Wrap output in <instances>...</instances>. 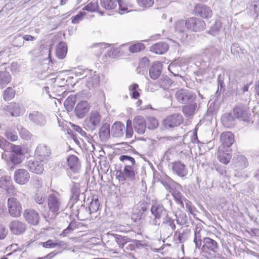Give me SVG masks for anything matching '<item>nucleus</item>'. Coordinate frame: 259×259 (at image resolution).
<instances>
[{"label": "nucleus", "mask_w": 259, "mask_h": 259, "mask_svg": "<svg viewBox=\"0 0 259 259\" xmlns=\"http://www.w3.org/2000/svg\"><path fill=\"white\" fill-rule=\"evenodd\" d=\"M162 227L168 230L169 235H171L173 231L176 228L175 220L170 218L168 214H166L162 223Z\"/></svg>", "instance_id": "nucleus-25"}, {"label": "nucleus", "mask_w": 259, "mask_h": 259, "mask_svg": "<svg viewBox=\"0 0 259 259\" xmlns=\"http://www.w3.org/2000/svg\"><path fill=\"white\" fill-rule=\"evenodd\" d=\"M33 199L34 201L39 205L44 204L46 200L45 194L41 191H37L34 196Z\"/></svg>", "instance_id": "nucleus-45"}, {"label": "nucleus", "mask_w": 259, "mask_h": 259, "mask_svg": "<svg viewBox=\"0 0 259 259\" xmlns=\"http://www.w3.org/2000/svg\"><path fill=\"white\" fill-rule=\"evenodd\" d=\"M150 211L154 217L151 223L152 225L154 226L159 225L160 219L168 214L166 210L163 205L160 203H156L152 205Z\"/></svg>", "instance_id": "nucleus-4"}, {"label": "nucleus", "mask_w": 259, "mask_h": 259, "mask_svg": "<svg viewBox=\"0 0 259 259\" xmlns=\"http://www.w3.org/2000/svg\"><path fill=\"white\" fill-rule=\"evenodd\" d=\"M119 160L123 162L124 164V167H126V166L133 167L135 165L136 162L134 158L129 156L121 155L119 157Z\"/></svg>", "instance_id": "nucleus-44"}, {"label": "nucleus", "mask_w": 259, "mask_h": 259, "mask_svg": "<svg viewBox=\"0 0 259 259\" xmlns=\"http://www.w3.org/2000/svg\"><path fill=\"white\" fill-rule=\"evenodd\" d=\"M175 28L177 31L180 33H184L186 32V30L187 29L185 25V21L181 20L178 21L175 26Z\"/></svg>", "instance_id": "nucleus-57"}, {"label": "nucleus", "mask_w": 259, "mask_h": 259, "mask_svg": "<svg viewBox=\"0 0 259 259\" xmlns=\"http://www.w3.org/2000/svg\"><path fill=\"white\" fill-rule=\"evenodd\" d=\"M11 161L15 164L20 163L23 158V154H11Z\"/></svg>", "instance_id": "nucleus-61"}, {"label": "nucleus", "mask_w": 259, "mask_h": 259, "mask_svg": "<svg viewBox=\"0 0 259 259\" xmlns=\"http://www.w3.org/2000/svg\"><path fill=\"white\" fill-rule=\"evenodd\" d=\"M51 154L50 148L46 144H40L37 146L35 151V155L41 161L47 160Z\"/></svg>", "instance_id": "nucleus-10"}, {"label": "nucleus", "mask_w": 259, "mask_h": 259, "mask_svg": "<svg viewBox=\"0 0 259 259\" xmlns=\"http://www.w3.org/2000/svg\"><path fill=\"white\" fill-rule=\"evenodd\" d=\"M171 193L176 201L178 204H180L182 207L184 208V204L183 201H185L187 199L182 195L181 193L176 190H172Z\"/></svg>", "instance_id": "nucleus-42"}, {"label": "nucleus", "mask_w": 259, "mask_h": 259, "mask_svg": "<svg viewBox=\"0 0 259 259\" xmlns=\"http://www.w3.org/2000/svg\"><path fill=\"white\" fill-rule=\"evenodd\" d=\"M99 74H94V75L89 77L87 81V85L89 88H94L100 84V79Z\"/></svg>", "instance_id": "nucleus-39"}, {"label": "nucleus", "mask_w": 259, "mask_h": 259, "mask_svg": "<svg viewBox=\"0 0 259 259\" xmlns=\"http://www.w3.org/2000/svg\"><path fill=\"white\" fill-rule=\"evenodd\" d=\"M112 240H109L107 242V244L110 246L111 249H114L116 248L117 245L120 248H122L124 244L129 241V238L127 237H123L120 235H113V243L110 244Z\"/></svg>", "instance_id": "nucleus-18"}, {"label": "nucleus", "mask_w": 259, "mask_h": 259, "mask_svg": "<svg viewBox=\"0 0 259 259\" xmlns=\"http://www.w3.org/2000/svg\"><path fill=\"white\" fill-rule=\"evenodd\" d=\"M47 203L49 211L44 212L43 215L46 219L53 220L59 213L62 205V201L60 194L53 191L47 197Z\"/></svg>", "instance_id": "nucleus-1"}, {"label": "nucleus", "mask_w": 259, "mask_h": 259, "mask_svg": "<svg viewBox=\"0 0 259 259\" xmlns=\"http://www.w3.org/2000/svg\"><path fill=\"white\" fill-rule=\"evenodd\" d=\"M12 184L11 178L9 176H3L0 178V188L5 190Z\"/></svg>", "instance_id": "nucleus-48"}, {"label": "nucleus", "mask_w": 259, "mask_h": 259, "mask_svg": "<svg viewBox=\"0 0 259 259\" xmlns=\"http://www.w3.org/2000/svg\"><path fill=\"white\" fill-rule=\"evenodd\" d=\"M28 117L32 123L38 126H44L47 122L45 115L38 111H32L29 113Z\"/></svg>", "instance_id": "nucleus-12"}, {"label": "nucleus", "mask_w": 259, "mask_h": 259, "mask_svg": "<svg viewBox=\"0 0 259 259\" xmlns=\"http://www.w3.org/2000/svg\"><path fill=\"white\" fill-rule=\"evenodd\" d=\"M138 5L143 8H148L152 6L153 0H137Z\"/></svg>", "instance_id": "nucleus-56"}, {"label": "nucleus", "mask_w": 259, "mask_h": 259, "mask_svg": "<svg viewBox=\"0 0 259 259\" xmlns=\"http://www.w3.org/2000/svg\"><path fill=\"white\" fill-rule=\"evenodd\" d=\"M26 166L31 172L36 174H40L44 170L42 164L35 160H30L28 161Z\"/></svg>", "instance_id": "nucleus-21"}, {"label": "nucleus", "mask_w": 259, "mask_h": 259, "mask_svg": "<svg viewBox=\"0 0 259 259\" xmlns=\"http://www.w3.org/2000/svg\"><path fill=\"white\" fill-rule=\"evenodd\" d=\"M17 130L19 132L20 137L23 139L28 140L30 139L31 134L27 129L23 127L22 125H18Z\"/></svg>", "instance_id": "nucleus-46"}, {"label": "nucleus", "mask_w": 259, "mask_h": 259, "mask_svg": "<svg viewBox=\"0 0 259 259\" xmlns=\"http://www.w3.org/2000/svg\"><path fill=\"white\" fill-rule=\"evenodd\" d=\"M63 245V242H53L51 240H49L48 241L42 243L43 246L46 248H55L57 247H60L62 246Z\"/></svg>", "instance_id": "nucleus-54"}, {"label": "nucleus", "mask_w": 259, "mask_h": 259, "mask_svg": "<svg viewBox=\"0 0 259 259\" xmlns=\"http://www.w3.org/2000/svg\"><path fill=\"white\" fill-rule=\"evenodd\" d=\"M91 108L90 104L85 101L79 102L74 110L75 115L79 118H83L89 111Z\"/></svg>", "instance_id": "nucleus-13"}, {"label": "nucleus", "mask_w": 259, "mask_h": 259, "mask_svg": "<svg viewBox=\"0 0 259 259\" xmlns=\"http://www.w3.org/2000/svg\"><path fill=\"white\" fill-rule=\"evenodd\" d=\"M67 52V47L66 43L60 42L57 46L56 55L60 59L65 58Z\"/></svg>", "instance_id": "nucleus-37"}, {"label": "nucleus", "mask_w": 259, "mask_h": 259, "mask_svg": "<svg viewBox=\"0 0 259 259\" xmlns=\"http://www.w3.org/2000/svg\"><path fill=\"white\" fill-rule=\"evenodd\" d=\"M226 149H224L222 147H219L217 157L218 160L222 163L227 164L229 162L231 156L229 154L225 152Z\"/></svg>", "instance_id": "nucleus-36"}, {"label": "nucleus", "mask_w": 259, "mask_h": 259, "mask_svg": "<svg viewBox=\"0 0 259 259\" xmlns=\"http://www.w3.org/2000/svg\"><path fill=\"white\" fill-rule=\"evenodd\" d=\"M172 80L167 76H162L159 80V84L163 89H168L172 84Z\"/></svg>", "instance_id": "nucleus-49"}, {"label": "nucleus", "mask_w": 259, "mask_h": 259, "mask_svg": "<svg viewBox=\"0 0 259 259\" xmlns=\"http://www.w3.org/2000/svg\"><path fill=\"white\" fill-rule=\"evenodd\" d=\"M233 160L236 168L243 169L248 165V161L246 157L243 155H237L233 157Z\"/></svg>", "instance_id": "nucleus-33"}, {"label": "nucleus", "mask_w": 259, "mask_h": 259, "mask_svg": "<svg viewBox=\"0 0 259 259\" xmlns=\"http://www.w3.org/2000/svg\"><path fill=\"white\" fill-rule=\"evenodd\" d=\"M172 171L180 177L186 176L188 173L186 166L181 162L178 161L172 163Z\"/></svg>", "instance_id": "nucleus-22"}, {"label": "nucleus", "mask_w": 259, "mask_h": 259, "mask_svg": "<svg viewBox=\"0 0 259 259\" xmlns=\"http://www.w3.org/2000/svg\"><path fill=\"white\" fill-rule=\"evenodd\" d=\"M203 251L209 253L211 257H215V254L218 253L219 250L218 242L209 237H206L203 239Z\"/></svg>", "instance_id": "nucleus-7"}, {"label": "nucleus", "mask_w": 259, "mask_h": 259, "mask_svg": "<svg viewBox=\"0 0 259 259\" xmlns=\"http://www.w3.org/2000/svg\"><path fill=\"white\" fill-rule=\"evenodd\" d=\"M24 44V39L20 35L15 36L12 41V45L14 47L21 48Z\"/></svg>", "instance_id": "nucleus-52"}, {"label": "nucleus", "mask_w": 259, "mask_h": 259, "mask_svg": "<svg viewBox=\"0 0 259 259\" xmlns=\"http://www.w3.org/2000/svg\"><path fill=\"white\" fill-rule=\"evenodd\" d=\"M75 98L74 97H69L64 102V106L69 109H72L75 104Z\"/></svg>", "instance_id": "nucleus-64"}, {"label": "nucleus", "mask_w": 259, "mask_h": 259, "mask_svg": "<svg viewBox=\"0 0 259 259\" xmlns=\"http://www.w3.org/2000/svg\"><path fill=\"white\" fill-rule=\"evenodd\" d=\"M194 237L193 242L195 243V248L199 249L202 245V241L204 238H206V230L203 228V226L198 223L196 225L194 228Z\"/></svg>", "instance_id": "nucleus-9"}, {"label": "nucleus", "mask_w": 259, "mask_h": 259, "mask_svg": "<svg viewBox=\"0 0 259 259\" xmlns=\"http://www.w3.org/2000/svg\"><path fill=\"white\" fill-rule=\"evenodd\" d=\"M90 214L88 208L83 204H81L80 207L76 209L75 215L78 220L84 221L89 218Z\"/></svg>", "instance_id": "nucleus-31"}, {"label": "nucleus", "mask_w": 259, "mask_h": 259, "mask_svg": "<svg viewBox=\"0 0 259 259\" xmlns=\"http://www.w3.org/2000/svg\"><path fill=\"white\" fill-rule=\"evenodd\" d=\"M182 121V116L180 114L176 113L167 117L164 122L166 127H173L180 125Z\"/></svg>", "instance_id": "nucleus-17"}, {"label": "nucleus", "mask_w": 259, "mask_h": 259, "mask_svg": "<svg viewBox=\"0 0 259 259\" xmlns=\"http://www.w3.org/2000/svg\"><path fill=\"white\" fill-rule=\"evenodd\" d=\"M5 135L8 139L12 141H15L18 139V136L15 132L8 130L5 133Z\"/></svg>", "instance_id": "nucleus-63"}, {"label": "nucleus", "mask_w": 259, "mask_h": 259, "mask_svg": "<svg viewBox=\"0 0 259 259\" xmlns=\"http://www.w3.org/2000/svg\"><path fill=\"white\" fill-rule=\"evenodd\" d=\"M186 28L194 32H199L205 28V23L201 19L196 17H190L185 20Z\"/></svg>", "instance_id": "nucleus-6"}, {"label": "nucleus", "mask_w": 259, "mask_h": 259, "mask_svg": "<svg viewBox=\"0 0 259 259\" xmlns=\"http://www.w3.org/2000/svg\"><path fill=\"white\" fill-rule=\"evenodd\" d=\"M133 135V130L132 128V122L131 120H127L126 121V137L127 138H132Z\"/></svg>", "instance_id": "nucleus-59"}, {"label": "nucleus", "mask_w": 259, "mask_h": 259, "mask_svg": "<svg viewBox=\"0 0 259 259\" xmlns=\"http://www.w3.org/2000/svg\"><path fill=\"white\" fill-rule=\"evenodd\" d=\"M145 49V45L142 43H137L130 46L128 50L132 53H138Z\"/></svg>", "instance_id": "nucleus-50"}, {"label": "nucleus", "mask_w": 259, "mask_h": 259, "mask_svg": "<svg viewBox=\"0 0 259 259\" xmlns=\"http://www.w3.org/2000/svg\"><path fill=\"white\" fill-rule=\"evenodd\" d=\"M249 10L250 14L257 18L259 16V0L253 1L250 6Z\"/></svg>", "instance_id": "nucleus-47"}, {"label": "nucleus", "mask_w": 259, "mask_h": 259, "mask_svg": "<svg viewBox=\"0 0 259 259\" xmlns=\"http://www.w3.org/2000/svg\"><path fill=\"white\" fill-rule=\"evenodd\" d=\"M102 121V116L97 110H92L84 120L86 127L91 131H94L99 126Z\"/></svg>", "instance_id": "nucleus-3"}, {"label": "nucleus", "mask_w": 259, "mask_h": 259, "mask_svg": "<svg viewBox=\"0 0 259 259\" xmlns=\"http://www.w3.org/2000/svg\"><path fill=\"white\" fill-rule=\"evenodd\" d=\"M72 197L71 199L72 201H75L73 207H74L75 205H78L80 204L78 202L80 199L79 197L84 199V195L83 193L80 194V189L79 184L77 183H74L71 188Z\"/></svg>", "instance_id": "nucleus-23"}, {"label": "nucleus", "mask_w": 259, "mask_h": 259, "mask_svg": "<svg viewBox=\"0 0 259 259\" xmlns=\"http://www.w3.org/2000/svg\"><path fill=\"white\" fill-rule=\"evenodd\" d=\"M117 4L119 5V9L120 11H122L123 14L124 13H128L132 11V9L128 10V8L127 5L125 4L124 2L122 0H117Z\"/></svg>", "instance_id": "nucleus-60"}, {"label": "nucleus", "mask_w": 259, "mask_h": 259, "mask_svg": "<svg viewBox=\"0 0 259 259\" xmlns=\"http://www.w3.org/2000/svg\"><path fill=\"white\" fill-rule=\"evenodd\" d=\"M221 121L224 126L231 128L234 125L235 118L230 113H226L222 116Z\"/></svg>", "instance_id": "nucleus-32"}, {"label": "nucleus", "mask_w": 259, "mask_h": 259, "mask_svg": "<svg viewBox=\"0 0 259 259\" xmlns=\"http://www.w3.org/2000/svg\"><path fill=\"white\" fill-rule=\"evenodd\" d=\"M133 126L136 132L140 135L145 133L146 124L145 120L142 116L138 115L135 117L133 120Z\"/></svg>", "instance_id": "nucleus-15"}, {"label": "nucleus", "mask_w": 259, "mask_h": 259, "mask_svg": "<svg viewBox=\"0 0 259 259\" xmlns=\"http://www.w3.org/2000/svg\"><path fill=\"white\" fill-rule=\"evenodd\" d=\"M234 135L230 132L223 133L221 136L220 140L222 147L224 149H227L234 143Z\"/></svg>", "instance_id": "nucleus-19"}, {"label": "nucleus", "mask_w": 259, "mask_h": 259, "mask_svg": "<svg viewBox=\"0 0 259 259\" xmlns=\"http://www.w3.org/2000/svg\"><path fill=\"white\" fill-rule=\"evenodd\" d=\"M25 220L29 224L33 225H36L39 221V216L38 213L32 209H27L23 213Z\"/></svg>", "instance_id": "nucleus-14"}, {"label": "nucleus", "mask_w": 259, "mask_h": 259, "mask_svg": "<svg viewBox=\"0 0 259 259\" xmlns=\"http://www.w3.org/2000/svg\"><path fill=\"white\" fill-rule=\"evenodd\" d=\"M138 87V84L136 83L131 85L129 87V90L132 92V97L133 98L138 99L140 96L139 93L137 91Z\"/></svg>", "instance_id": "nucleus-62"}, {"label": "nucleus", "mask_w": 259, "mask_h": 259, "mask_svg": "<svg viewBox=\"0 0 259 259\" xmlns=\"http://www.w3.org/2000/svg\"><path fill=\"white\" fill-rule=\"evenodd\" d=\"M148 128L150 130H154L157 127L158 122L157 120L153 117H149L147 119Z\"/></svg>", "instance_id": "nucleus-53"}, {"label": "nucleus", "mask_w": 259, "mask_h": 259, "mask_svg": "<svg viewBox=\"0 0 259 259\" xmlns=\"http://www.w3.org/2000/svg\"><path fill=\"white\" fill-rule=\"evenodd\" d=\"M11 80V75L7 71H0V88H4Z\"/></svg>", "instance_id": "nucleus-38"}, {"label": "nucleus", "mask_w": 259, "mask_h": 259, "mask_svg": "<svg viewBox=\"0 0 259 259\" xmlns=\"http://www.w3.org/2000/svg\"><path fill=\"white\" fill-rule=\"evenodd\" d=\"M198 108V105L195 101L191 102L189 104L184 106L182 108V111L184 114L187 117L193 116Z\"/></svg>", "instance_id": "nucleus-30"}, {"label": "nucleus", "mask_w": 259, "mask_h": 259, "mask_svg": "<svg viewBox=\"0 0 259 259\" xmlns=\"http://www.w3.org/2000/svg\"><path fill=\"white\" fill-rule=\"evenodd\" d=\"M175 97L180 103L186 104L195 101L196 99V95L189 90L181 89L176 91Z\"/></svg>", "instance_id": "nucleus-5"}, {"label": "nucleus", "mask_w": 259, "mask_h": 259, "mask_svg": "<svg viewBox=\"0 0 259 259\" xmlns=\"http://www.w3.org/2000/svg\"><path fill=\"white\" fill-rule=\"evenodd\" d=\"M195 11L198 15L204 19H208L212 15L210 8L202 4H198L195 7Z\"/></svg>", "instance_id": "nucleus-20"}, {"label": "nucleus", "mask_w": 259, "mask_h": 259, "mask_svg": "<svg viewBox=\"0 0 259 259\" xmlns=\"http://www.w3.org/2000/svg\"><path fill=\"white\" fill-rule=\"evenodd\" d=\"M111 130L110 129V125L105 123L101 127L99 132L100 138L103 141L108 140L110 137Z\"/></svg>", "instance_id": "nucleus-34"}, {"label": "nucleus", "mask_w": 259, "mask_h": 259, "mask_svg": "<svg viewBox=\"0 0 259 259\" xmlns=\"http://www.w3.org/2000/svg\"><path fill=\"white\" fill-rule=\"evenodd\" d=\"M124 125L120 122H116L112 126L111 134L114 137H120L123 135Z\"/></svg>", "instance_id": "nucleus-29"}, {"label": "nucleus", "mask_w": 259, "mask_h": 259, "mask_svg": "<svg viewBox=\"0 0 259 259\" xmlns=\"http://www.w3.org/2000/svg\"><path fill=\"white\" fill-rule=\"evenodd\" d=\"M222 22L219 20L215 21V23L211 26L208 33L212 35L215 36L219 34V31L222 28Z\"/></svg>", "instance_id": "nucleus-43"}, {"label": "nucleus", "mask_w": 259, "mask_h": 259, "mask_svg": "<svg viewBox=\"0 0 259 259\" xmlns=\"http://www.w3.org/2000/svg\"><path fill=\"white\" fill-rule=\"evenodd\" d=\"M233 114L234 116L240 121L247 124L253 123L249 108L247 106L239 105L233 108Z\"/></svg>", "instance_id": "nucleus-2"}, {"label": "nucleus", "mask_w": 259, "mask_h": 259, "mask_svg": "<svg viewBox=\"0 0 259 259\" xmlns=\"http://www.w3.org/2000/svg\"><path fill=\"white\" fill-rule=\"evenodd\" d=\"M175 215L177 223L180 225L188 226V218L186 214L182 211L179 210L175 212Z\"/></svg>", "instance_id": "nucleus-35"}, {"label": "nucleus", "mask_w": 259, "mask_h": 259, "mask_svg": "<svg viewBox=\"0 0 259 259\" xmlns=\"http://www.w3.org/2000/svg\"><path fill=\"white\" fill-rule=\"evenodd\" d=\"M168 49V45L164 42H159L152 45L150 48V51L157 54H163Z\"/></svg>", "instance_id": "nucleus-28"}, {"label": "nucleus", "mask_w": 259, "mask_h": 259, "mask_svg": "<svg viewBox=\"0 0 259 259\" xmlns=\"http://www.w3.org/2000/svg\"><path fill=\"white\" fill-rule=\"evenodd\" d=\"M15 95V91L11 88H8L4 92V99L5 101H10L14 97Z\"/></svg>", "instance_id": "nucleus-51"}, {"label": "nucleus", "mask_w": 259, "mask_h": 259, "mask_svg": "<svg viewBox=\"0 0 259 259\" xmlns=\"http://www.w3.org/2000/svg\"><path fill=\"white\" fill-rule=\"evenodd\" d=\"M162 70V64L159 62H156L153 63L149 69V76L154 80L158 78Z\"/></svg>", "instance_id": "nucleus-26"}, {"label": "nucleus", "mask_w": 259, "mask_h": 259, "mask_svg": "<svg viewBox=\"0 0 259 259\" xmlns=\"http://www.w3.org/2000/svg\"><path fill=\"white\" fill-rule=\"evenodd\" d=\"M7 206L10 215L14 218H18L21 215L22 206L20 202L14 197L8 198Z\"/></svg>", "instance_id": "nucleus-8"}, {"label": "nucleus", "mask_w": 259, "mask_h": 259, "mask_svg": "<svg viewBox=\"0 0 259 259\" xmlns=\"http://www.w3.org/2000/svg\"><path fill=\"white\" fill-rule=\"evenodd\" d=\"M67 161L68 166L73 172H77L79 171L81 166L77 156L73 155H69Z\"/></svg>", "instance_id": "nucleus-24"}, {"label": "nucleus", "mask_w": 259, "mask_h": 259, "mask_svg": "<svg viewBox=\"0 0 259 259\" xmlns=\"http://www.w3.org/2000/svg\"><path fill=\"white\" fill-rule=\"evenodd\" d=\"M99 207V202L98 199L93 200L90 203V206L88 208L90 213L96 212Z\"/></svg>", "instance_id": "nucleus-58"}, {"label": "nucleus", "mask_w": 259, "mask_h": 259, "mask_svg": "<svg viewBox=\"0 0 259 259\" xmlns=\"http://www.w3.org/2000/svg\"><path fill=\"white\" fill-rule=\"evenodd\" d=\"M9 228L14 234L21 235L23 234L27 229V225L23 222L14 220L10 223Z\"/></svg>", "instance_id": "nucleus-11"}, {"label": "nucleus", "mask_w": 259, "mask_h": 259, "mask_svg": "<svg viewBox=\"0 0 259 259\" xmlns=\"http://www.w3.org/2000/svg\"><path fill=\"white\" fill-rule=\"evenodd\" d=\"M28 172L25 169H19L15 171L14 174L15 181L20 185L26 184L29 180Z\"/></svg>", "instance_id": "nucleus-16"}, {"label": "nucleus", "mask_w": 259, "mask_h": 259, "mask_svg": "<svg viewBox=\"0 0 259 259\" xmlns=\"http://www.w3.org/2000/svg\"><path fill=\"white\" fill-rule=\"evenodd\" d=\"M126 179H128L133 181L135 179L136 174L134 169V166L131 167V166H126V167H124L123 170Z\"/></svg>", "instance_id": "nucleus-41"}, {"label": "nucleus", "mask_w": 259, "mask_h": 259, "mask_svg": "<svg viewBox=\"0 0 259 259\" xmlns=\"http://www.w3.org/2000/svg\"><path fill=\"white\" fill-rule=\"evenodd\" d=\"M9 112L13 116H19L23 114L24 109L22 105L19 103H13L8 106Z\"/></svg>", "instance_id": "nucleus-27"}, {"label": "nucleus", "mask_w": 259, "mask_h": 259, "mask_svg": "<svg viewBox=\"0 0 259 259\" xmlns=\"http://www.w3.org/2000/svg\"><path fill=\"white\" fill-rule=\"evenodd\" d=\"M117 0H100V4L106 10H112L117 7Z\"/></svg>", "instance_id": "nucleus-40"}, {"label": "nucleus", "mask_w": 259, "mask_h": 259, "mask_svg": "<svg viewBox=\"0 0 259 259\" xmlns=\"http://www.w3.org/2000/svg\"><path fill=\"white\" fill-rule=\"evenodd\" d=\"M99 6L97 2H91L83 8V10L93 12L97 10Z\"/></svg>", "instance_id": "nucleus-55"}]
</instances>
